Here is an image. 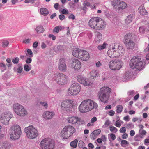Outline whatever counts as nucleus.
<instances>
[{
    "instance_id": "f257e3e1",
    "label": "nucleus",
    "mask_w": 149,
    "mask_h": 149,
    "mask_svg": "<svg viewBox=\"0 0 149 149\" xmlns=\"http://www.w3.org/2000/svg\"><path fill=\"white\" fill-rule=\"evenodd\" d=\"M98 107L97 103L90 99H86L82 101L78 107L79 111L81 113H86Z\"/></svg>"
},
{
    "instance_id": "f03ea898",
    "label": "nucleus",
    "mask_w": 149,
    "mask_h": 149,
    "mask_svg": "<svg viewBox=\"0 0 149 149\" xmlns=\"http://www.w3.org/2000/svg\"><path fill=\"white\" fill-rule=\"evenodd\" d=\"M10 137L13 140L19 139L22 134L21 127L17 124L12 125L10 127Z\"/></svg>"
},
{
    "instance_id": "7ed1b4c3",
    "label": "nucleus",
    "mask_w": 149,
    "mask_h": 149,
    "mask_svg": "<svg viewBox=\"0 0 149 149\" xmlns=\"http://www.w3.org/2000/svg\"><path fill=\"white\" fill-rule=\"evenodd\" d=\"M111 91V88L107 86H104L100 89L98 95L99 98L102 102L104 103L107 102Z\"/></svg>"
},
{
    "instance_id": "20e7f679",
    "label": "nucleus",
    "mask_w": 149,
    "mask_h": 149,
    "mask_svg": "<svg viewBox=\"0 0 149 149\" xmlns=\"http://www.w3.org/2000/svg\"><path fill=\"white\" fill-rule=\"evenodd\" d=\"M75 128L71 125L65 126L62 130L60 133V137L63 139H67L71 137L75 132Z\"/></svg>"
},
{
    "instance_id": "39448f33",
    "label": "nucleus",
    "mask_w": 149,
    "mask_h": 149,
    "mask_svg": "<svg viewBox=\"0 0 149 149\" xmlns=\"http://www.w3.org/2000/svg\"><path fill=\"white\" fill-rule=\"evenodd\" d=\"M72 54L74 56L83 61H87L90 58L88 52L84 50L76 49L73 50Z\"/></svg>"
},
{
    "instance_id": "423d86ee",
    "label": "nucleus",
    "mask_w": 149,
    "mask_h": 149,
    "mask_svg": "<svg viewBox=\"0 0 149 149\" xmlns=\"http://www.w3.org/2000/svg\"><path fill=\"white\" fill-rule=\"evenodd\" d=\"M130 65L132 69H136L140 71L143 68L144 63L141 58L135 56L133 57L130 61Z\"/></svg>"
},
{
    "instance_id": "0eeeda50",
    "label": "nucleus",
    "mask_w": 149,
    "mask_h": 149,
    "mask_svg": "<svg viewBox=\"0 0 149 149\" xmlns=\"http://www.w3.org/2000/svg\"><path fill=\"white\" fill-rule=\"evenodd\" d=\"M24 131L27 137L30 139L36 138L38 134V130L32 125L25 127Z\"/></svg>"
},
{
    "instance_id": "6e6552de",
    "label": "nucleus",
    "mask_w": 149,
    "mask_h": 149,
    "mask_svg": "<svg viewBox=\"0 0 149 149\" xmlns=\"http://www.w3.org/2000/svg\"><path fill=\"white\" fill-rule=\"evenodd\" d=\"M54 142L49 138H45L40 143V146L42 149H54L55 148Z\"/></svg>"
},
{
    "instance_id": "1a4fd4ad",
    "label": "nucleus",
    "mask_w": 149,
    "mask_h": 149,
    "mask_svg": "<svg viewBox=\"0 0 149 149\" xmlns=\"http://www.w3.org/2000/svg\"><path fill=\"white\" fill-rule=\"evenodd\" d=\"M134 36V34L129 33L124 36V43L127 49H133L134 48L135 44L131 40Z\"/></svg>"
},
{
    "instance_id": "9d476101",
    "label": "nucleus",
    "mask_w": 149,
    "mask_h": 149,
    "mask_svg": "<svg viewBox=\"0 0 149 149\" xmlns=\"http://www.w3.org/2000/svg\"><path fill=\"white\" fill-rule=\"evenodd\" d=\"M81 87L78 83L73 84L68 89L67 94L68 95H76L78 94L80 91Z\"/></svg>"
},
{
    "instance_id": "9b49d317",
    "label": "nucleus",
    "mask_w": 149,
    "mask_h": 149,
    "mask_svg": "<svg viewBox=\"0 0 149 149\" xmlns=\"http://www.w3.org/2000/svg\"><path fill=\"white\" fill-rule=\"evenodd\" d=\"M74 105L73 101L70 99H66L61 103V108L67 111H70Z\"/></svg>"
},
{
    "instance_id": "f8f14e48",
    "label": "nucleus",
    "mask_w": 149,
    "mask_h": 149,
    "mask_svg": "<svg viewBox=\"0 0 149 149\" xmlns=\"http://www.w3.org/2000/svg\"><path fill=\"white\" fill-rule=\"evenodd\" d=\"M55 79L58 84L63 85L67 83L68 76L63 73H59L56 75Z\"/></svg>"
},
{
    "instance_id": "ddd939ff",
    "label": "nucleus",
    "mask_w": 149,
    "mask_h": 149,
    "mask_svg": "<svg viewBox=\"0 0 149 149\" xmlns=\"http://www.w3.org/2000/svg\"><path fill=\"white\" fill-rule=\"evenodd\" d=\"M12 118V115L9 111H6L3 113L0 118V121L3 124L7 125L9 123V121Z\"/></svg>"
},
{
    "instance_id": "4468645a",
    "label": "nucleus",
    "mask_w": 149,
    "mask_h": 149,
    "mask_svg": "<svg viewBox=\"0 0 149 149\" xmlns=\"http://www.w3.org/2000/svg\"><path fill=\"white\" fill-rule=\"evenodd\" d=\"M109 66L110 68L112 70H118L121 68V63L119 60H113L110 61Z\"/></svg>"
},
{
    "instance_id": "2eb2a0df",
    "label": "nucleus",
    "mask_w": 149,
    "mask_h": 149,
    "mask_svg": "<svg viewBox=\"0 0 149 149\" xmlns=\"http://www.w3.org/2000/svg\"><path fill=\"white\" fill-rule=\"evenodd\" d=\"M77 81L83 84L84 86H91L92 83L90 81V79H86L82 75H78L77 76Z\"/></svg>"
},
{
    "instance_id": "dca6fc26",
    "label": "nucleus",
    "mask_w": 149,
    "mask_h": 149,
    "mask_svg": "<svg viewBox=\"0 0 149 149\" xmlns=\"http://www.w3.org/2000/svg\"><path fill=\"white\" fill-rule=\"evenodd\" d=\"M113 45L114 47H115L116 51L118 57L120 55H123L125 52L124 47L122 45L118 43H115L113 44Z\"/></svg>"
},
{
    "instance_id": "f3484780",
    "label": "nucleus",
    "mask_w": 149,
    "mask_h": 149,
    "mask_svg": "<svg viewBox=\"0 0 149 149\" xmlns=\"http://www.w3.org/2000/svg\"><path fill=\"white\" fill-rule=\"evenodd\" d=\"M107 53L108 56L110 58H115L118 57L116 51L114 47L113 44L110 46L109 48Z\"/></svg>"
},
{
    "instance_id": "a211bd4d",
    "label": "nucleus",
    "mask_w": 149,
    "mask_h": 149,
    "mask_svg": "<svg viewBox=\"0 0 149 149\" xmlns=\"http://www.w3.org/2000/svg\"><path fill=\"white\" fill-rule=\"evenodd\" d=\"M97 24L96 27H95V29L97 30H101L105 28L106 24L104 21L99 17Z\"/></svg>"
},
{
    "instance_id": "6ab92c4d",
    "label": "nucleus",
    "mask_w": 149,
    "mask_h": 149,
    "mask_svg": "<svg viewBox=\"0 0 149 149\" xmlns=\"http://www.w3.org/2000/svg\"><path fill=\"white\" fill-rule=\"evenodd\" d=\"M71 65L72 67L77 70H79L81 66V62L77 59H73Z\"/></svg>"
},
{
    "instance_id": "aec40b11",
    "label": "nucleus",
    "mask_w": 149,
    "mask_h": 149,
    "mask_svg": "<svg viewBox=\"0 0 149 149\" xmlns=\"http://www.w3.org/2000/svg\"><path fill=\"white\" fill-rule=\"evenodd\" d=\"M58 68L59 70L65 72L67 70V66L65 60L64 58H61L59 60Z\"/></svg>"
},
{
    "instance_id": "412c9836",
    "label": "nucleus",
    "mask_w": 149,
    "mask_h": 149,
    "mask_svg": "<svg viewBox=\"0 0 149 149\" xmlns=\"http://www.w3.org/2000/svg\"><path fill=\"white\" fill-rule=\"evenodd\" d=\"M99 17H92L89 21L88 24L89 26L92 28L95 29L97 25Z\"/></svg>"
},
{
    "instance_id": "4be33fe9",
    "label": "nucleus",
    "mask_w": 149,
    "mask_h": 149,
    "mask_svg": "<svg viewBox=\"0 0 149 149\" xmlns=\"http://www.w3.org/2000/svg\"><path fill=\"white\" fill-rule=\"evenodd\" d=\"M68 123L72 124L78 123V122H83V120H81V119L77 117L72 116L68 118Z\"/></svg>"
},
{
    "instance_id": "5701e85b",
    "label": "nucleus",
    "mask_w": 149,
    "mask_h": 149,
    "mask_svg": "<svg viewBox=\"0 0 149 149\" xmlns=\"http://www.w3.org/2000/svg\"><path fill=\"white\" fill-rule=\"evenodd\" d=\"M54 115L55 113L54 112L46 111L43 113L42 116L45 119L49 120L52 118Z\"/></svg>"
},
{
    "instance_id": "b1692460",
    "label": "nucleus",
    "mask_w": 149,
    "mask_h": 149,
    "mask_svg": "<svg viewBox=\"0 0 149 149\" xmlns=\"http://www.w3.org/2000/svg\"><path fill=\"white\" fill-rule=\"evenodd\" d=\"M24 107L23 106L18 103H15L13 105V110L18 115Z\"/></svg>"
},
{
    "instance_id": "393cba45",
    "label": "nucleus",
    "mask_w": 149,
    "mask_h": 149,
    "mask_svg": "<svg viewBox=\"0 0 149 149\" xmlns=\"http://www.w3.org/2000/svg\"><path fill=\"white\" fill-rule=\"evenodd\" d=\"M11 147L10 143L6 141L0 142V149H9Z\"/></svg>"
},
{
    "instance_id": "a878e982",
    "label": "nucleus",
    "mask_w": 149,
    "mask_h": 149,
    "mask_svg": "<svg viewBox=\"0 0 149 149\" xmlns=\"http://www.w3.org/2000/svg\"><path fill=\"white\" fill-rule=\"evenodd\" d=\"M90 75L92 79H95L99 75V71L97 70H93L90 72Z\"/></svg>"
},
{
    "instance_id": "bb28decb",
    "label": "nucleus",
    "mask_w": 149,
    "mask_h": 149,
    "mask_svg": "<svg viewBox=\"0 0 149 149\" xmlns=\"http://www.w3.org/2000/svg\"><path fill=\"white\" fill-rule=\"evenodd\" d=\"M127 7V5L126 3L124 1H120L119 6L117 8V10H122L126 9Z\"/></svg>"
},
{
    "instance_id": "cd10ccee",
    "label": "nucleus",
    "mask_w": 149,
    "mask_h": 149,
    "mask_svg": "<svg viewBox=\"0 0 149 149\" xmlns=\"http://www.w3.org/2000/svg\"><path fill=\"white\" fill-rule=\"evenodd\" d=\"M139 12L141 15H145L147 14L148 13L143 6H140L139 8Z\"/></svg>"
},
{
    "instance_id": "c85d7f7f",
    "label": "nucleus",
    "mask_w": 149,
    "mask_h": 149,
    "mask_svg": "<svg viewBox=\"0 0 149 149\" xmlns=\"http://www.w3.org/2000/svg\"><path fill=\"white\" fill-rule=\"evenodd\" d=\"M111 5L115 9H117V8L119 6L120 1V0H113L111 1Z\"/></svg>"
},
{
    "instance_id": "c756f323",
    "label": "nucleus",
    "mask_w": 149,
    "mask_h": 149,
    "mask_svg": "<svg viewBox=\"0 0 149 149\" xmlns=\"http://www.w3.org/2000/svg\"><path fill=\"white\" fill-rule=\"evenodd\" d=\"M101 130L98 129L94 131L91 134V138L95 139L96 138V136L98 135L101 132Z\"/></svg>"
},
{
    "instance_id": "7c9ffc66",
    "label": "nucleus",
    "mask_w": 149,
    "mask_h": 149,
    "mask_svg": "<svg viewBox=\"0 0 149 149\" xmlns=\"http://www.w3.org/2000/svg\"><path fill=\"white\" fill-rule=\"evenodd\" d=\"M40 12L42 15L46 16L49 14L48 10L45 8H42L40 9Z\"/></svg>"
},
{
    "instance_id": "2f4dec72",
    "label": "nucleus",
    "mask_w": 149,
    "mask_h": 149,
    "mask_svg": "<svg viewBox=\"0 0 149 149\" xmlns=\"http://www.w3.org/2000/svg\"><path fill=\"white\" fill-rule=\"evenodd\" d=\"M102 38V34L98 32L96 33V36L95 37V40L96 42H99L100 41Z\"/></svg>"
},
{
    "instance_id": "473e14b6",
    "label": "nucleus",
    "mask_w": 149,
    "mask_h": 149,
    "mask_svg": "<svg viewBox=\"0 0 149 149\" xmlns=\"http://www.w3.org/2000/svg\"><path fill=\"white\" fill-rule=\"evenodd\" d=\"M35 30L37 33H40L43 32L44 31V29L43 26H39L35 29Z\"/></svg>"
},
{
    "instance_id": "72a5a7b5",
    "label": "nucleus",
    "mask_w": 149,
    "mask_h": 149,
    "mask_svg": "<svg viewBox=\"0 0 149 149\" xmlns=\"http://www.w3.org/2000/svg\"><path fill=\"white\" fill-rule=\"evenodd\" d=\"M27 114L28 112L27 111L24 107L19 113L18 115L21 116H24L27 115Z\"/></svg>"
},
{
    "instance_id": "f704fd0d",
    "label": "nucleus",
    "mask_w": 149,
    "mask_h": 149,
    "mask_svg": "<svg viewBox=\"0 0 149 149\" xmlns=\"http://www.w3.org/2000/svg\"><path fill=\"white\" fill-rule=\"evenodd\" d=\"M147 132L146 131L143 130H139V134L141 138H143L146 134Z\"/></svg>"
},
{
    "instance_id": "c9c22d12",
    "label": "nucleus",
    "mask_w": 149,
    "mask_h": 149,
    "mask_svg": "<svg viewBox=\"0 0 149 149\" xmlns=\"http://www.w3.org/2000/svg\"><path fill=\"white\" fill-rule=\"evenodd\" d=\"M78 142L77 140L76 139L74 140L70 143V146L74 148H76L77 146Z\"/></svg>"
},
{
    "instance_id": "e433bc0d",
    "label": "nucleus",
    "mask_w": 149,
    "mask_h": 149,
    "mask_svg": "<svg viewBox=\"0 0 149 149\" xmlns=\"http://www.w3.org/2000/svg\"><path fill=\"white\" fill-rule=\"evenodd\" d=\"M62 29V28L60 26H58L54 27L53 30V31L54 33H58L59 32V30H61Z\"/></svg>"
},
{
    "instance_id": "4c0bfd02",
    "label": "nucleus",
    "mask_w": 149,
    "mask_h": 149,
    "mask_svg": "<svg viewBox=\"0 0 149 149\" xmlns=\"http://www.w3.org/2000/svg\"><path fill=\"white\" fill-rule=\"evenodd\" d=\"M107 44L106 43H104L103 44L98 45L97 48L99 50H101L106 48Z\"/></svg>"
},
{
    "instance_id": "58836bf2",
    "label": "nucleus",
    "mask_w": 149,
    "mask_h": 149,
    "mask_svg": "<svg viewBox=\"0 0 149 149\" xmlns=\"http://www.w3.org/2000/svg\"><path fill=\"white\" fill-rule=\"evenodd\" d=\"M132 17L131 15H128L125 20V22L127 24L130 23L132 20Z\"/></svg>"
},
{
    "instance_id": "ea45409f",
    "label": "nucleus",
    "mask_w": 149,
    "mask_h": 149,
    "mask_svg": "<svg viewBox=\"0 0 149 149\" xmlns=\"http://www.w3.org/2000/svg\"><path fill=\"white\" fill-rule=\"evenodd\" d=\"M117 112L118 113H120L122 111L123 107L121 105H118L116 106Z\"/></svg>"
},
{
    "instance_id": "a19ab883",
    "label": "nucleus",
    "mask_w": 149,
    "mask_h": 149,
    "mask_svg": "<svg viewBox=\"0 0 149 149\" xmlns=\"http://www.w3.org/2000/svg\"><path fill=\"white\" fill-rule=\"evenodd\" d=\"M109 129L111 132H113L115 133H116L118 131V129L113 126L110 127Z\"/></svg>"
},
{
    "instance_id": "79ce46f5",
    "label": "nucleus",
    "mask_w": 149,
    "mask_h": 149,
    "mask_svg": "<svg viewBox=\"0 0 149 149\" xmlns=\"http://www.w3.org/2000/svg\"><path fill=\"white\" fill-rule=\"evenodd\" d=\"M146 30L145 28L143 26L140 27L139 29V33H144L145 31Z\"/></svg>"
},
{
    "instance_id": "37998d69",
    "label": "nucleus",
    "mask_w": 149,
    "mask_h": 149,
    "mask_svg": "<svg viewBox=\"0 0 149 149\" xmlns=\"http://www.w3.org/2000/svg\"><path fill=\"white\" fill-rule=\"evenodd\" d=\"M85 143L84 142L81 140H80L79 142L78 146L79 148H82L84 146Z\"/></svg>"
},
{
    "instance_id": "c03bdc74",
    "label": "nucleus",
    "mask_w": 149,
    "mask_h": 149,
    "mask_svg": "<svg viewBox=\"0 0 149 149\" xmlns=\"http://www.w3.org/2000/svg\"><path fill=\"white\" fill-rule=\"evenodd\" d=\"M19 61V59L18 57H16L12 60V62L15 64H17L18 63Z\"/></svg>"
},
{
    "instance_id": "a18cd8bd",
    "label": "nucleus",
    "mask_w": 149,
    "mask_h": 149,
    "mask_svg": "<svg viewBox=\"0 0 149 149\" xmlns=\"http://www.w3.org/2000/svg\"><path fill=\"white\" fill-rule=\"evenodd\" d=\"M129 143L126 140H122L121 141V144L122 146L124 147V145L128 144Z\"/></svg>"
},
{
    "instance_id": "49530a36",
    "label": "nucleus",
    "mask_w": 149,
    "mask_h": 149,
    "mask_svg": "<svg viewBox=\"0 0 149 149\" xmlns=\"http://www.w3.org/2000/svg\"><path fill=\"white\" fill-rule=\"evenodd\" d=\"M9 44V42L6 40L4 41L3 42L2 47H6Z\"/></svg>"
},
{
    "instance_id": "de8ad7c7",
    "label": "nucleus",
    "mask_w": 149,
    "mask_h": 149,
    "mask_svg": "<svg viewBox=\"0 0 149 149\" xmlns=\"http://www.w3.org/2000/svg\"><path fill=\"white\" fill-rule=\"evenodd\" d=\"M40 104L43 106L45 108H47L48 107V104L46 102H40Z\"/></svg>"
},
{
    "instance_id": "09e8293b",
    "label": "nucleus",
    "mask_w": 149,
    "mask_h": 149,
    "mask_svg": "<svg viewBox=\"0 0 149 149\" xmlns=\"http://www.w3.org/2000/svg\"><path fill=\"white\" fill-rule=\"evenodd\" d=\"M144 27L146 31H149V21L147 22Z\"/></svg>"
},
{
    "instance_id": "8fccbe9b",
    "label": "nucleus",
    "mask_w": 149,
    "mask_h": 149,
    "mask_svg": "<svg viewBox=\"0 0 149 149\" xmlns=\"http://www.w3.org/2000/svg\"><path fill=\"white\" fill-rule=\"evenodd\" d=\"M119 131L120 132L122 133H125L126 131V129L124 127H122L120 128Z\"/></svg>"
},
{
    "instance_id": "3c124183",
    "label": "nucleus",
    "mask_w": 149,
    "mask_h": 149,
    "mask_svg": "<svg viewBox=\"0 0 149 149\" xmlns=\"http://www.w3.org/2000/svg\"><path fill=\"white\" fill-rule=\"evenodd\" d=\"M84 6L88 7L90 5V3L88 2L87 1H85L83 3Z\"/></svg>"
},
{
    "instance_id": "603ef678",
    "label": "nucleus",
    "mask_w": 149,
    "mask_h": 149,
    "mask_svg": "<svg viewBox=\"0 0 149 149\" xmlns=\"http://www.w3.org/2000/svg\"><path fill=\"white\" fill-rule=\"evenodd\" d=\"M141 137L139 135H136L134 137V140L136 141H139L141 140Z\"/></svg>"
},
{
    "instance_id": "864d4df0",
    "label": "nucleus",
    "mask_w": 149,
    "mask_h": 149,
    "mask_svg": "<svg viewBox=\"0 0 149 149\" xmlns=\"http://www.w3.org/2000/svg\"><path fill=\"white\" fill-rule=\"evenodd\" d=\"M31 40V39H25L23 41V43H24L26 44L29 43Z\"/></svg>"
},
{
    "instance_id": "5fc2aeb1",
    "label": "nucleus",
    "mask_w": 149,
    "mask_h": 149,
    "mask_svg": "<svg viewBox=\"0 0 149 149\" xmlns=\"http://www.w3.org/2000/svg\"><path fill=\"white\" fill-rule=\"evenodd\" d=\"M24 70L26 71H28L31 69V68L28 65H25L24 67Z\"/></svg>"
},
{
    "instance_id": "6e6d98bb",
    "label": "nucleus",
    "mask_w": 149,
    "mask_h": 149,
    "mask_svg": "<svg viewBox=\"0 0 149 149\" xmlns=\"http://www.w3.org/2000/svg\"><path fill=\"white\" fill-rule=\"evenodd\" d=\"M121 124L119 122L117 121L116 122L115 125L118 127H120L121 126Z\"/></svg>"
},
{
    "instance_id": "4d7b16f0",
    "label": "nucleus",
    "mask_w": 149,
    "mask_h": 149,
    "mask_svg": "<svg viewBox=\"0 0 149 149\" xmlns=\"http://www.w3.org/2000/svg\"><path fill=\"white\" fill-rule=\"evenodd\" d=\"M97 120V118L96 117H93L91 118V123H94Z\"/></svg>"
},
{
    "instance_id": "13d9d810",
    "label": "nucleus",
    "mask_w": 149,
    "mask_h": 149,
    "mask_svg": "<svg viewBox=\"0 0 149 149\" xmlns=\"http://www.w3.org/2000/svg\"><path fill=\"white\" fill-rule=\"evenodd\" d=\"M134 93L135 92L133 90L130 91L128 92V94L129 96H132L134 94Z\"/></svg>"
},
{
    "instance_id": "bf43d9fd",
    "label": "nucleus",
    "mask_w": 149,
    "mask_h": 149,
    "mask_svg": "<svg viewBox=\"0 0 149 149\" xmlns=\"http://www.w3.org/2000/svg\"><path fill=\"white\" fill-rule=\"evenodd\" d=\"M108 114L110 116H113L115 114V111L113 110H111L109 112Z\"/></svg>"
},
{
    "instance_id": "052dcab7",
    "label": "nucleus",
    "mask_w": 149,
    "mask_h": 149,
    "mask_svg": "<svg viewBox=\"0 0 149 149\" xmlns=\"http://www.w3.org/2000/svg\"><path fill=\"white\" fill-rule=\"evenodd\" d=\"M110 136L111 139L113 140H114L116 138V136L113 133H111L110 134Z\"/></svg>"
},
{
    "instance_id": "680f3d73",
    "label": "nucleus",
    "mask_w": 149,
    "mask_h": 149,
    "mask_svg": "<svg viewBox=\"0 0 149 149\" xmlns=\"http://www.w3.org/2000/svg\"><path fill=\"white\" fill-rule=\"evenodd\" d=\"M128 137V135L125 133H124L122 136V137L123 139H125L127 138Z\"/></svg>"
},
{
    "instance_id": "e2e57ef3",
    "label": "nucleus",
    "mask_w": 149,
    "mask_h": 149,
    "mask_svg": "<svg viewBox=\"0 0 149 149\" xmlns=\"http://www.w3.org/2000/svg\"><path fill=\"white\" fill-rule=\"evenodd\" d=\"M48 36L49 38H52V40H55L56 39V37L52 34H49Z\"/></svg>"
},
{
    "instance_id": "0e129e2a",
    "label": "nucleus",
    "mask_w": 149,
    "mask_h": 149,
    "mask_svg": "<svg viewBox=\"0 0 149 149\" xmlns=\"http://www.w3.org/2000/svg\"><path fill=\"white\" fill-rule=\"evenodd\" d=\"M0 67H3L4 70H5L6 69V66L5 64L3 63H0Z\"/></svg>"
},
{
    "instance_id": "69168bd1",
    "label": "nucleus",
    "mask_w": 149,
    "mask_h": 149,
    "mask_svg": "<svg viewBox=\"0 0 149 149\" xmlns=\"http://www.w3.org/2000/svg\"><path fill=\"white\" fill-rule=\"evenodd\" d=\"M130 134L131 136H133L135 134V132L133 130H132L130 131Z\"/></svg>"
},
{
    "instance_id": "338daca9",
    "label": "nucleus",
    "mask_w": 149,
    "mask_h": 149,
    "mask_svg": "<svg viewBox=\"0 0 149 149\" xmlns=\"http://www.w3.org/2000/svg\"><path fill=\"white\" fill-rule=\"evenodd\" d=\"M68 18L70 19H72V20H74L75 19V17L73 14H71L69 17Z\"/></svg>"
},
{
    "instance_id": "774afa93",
    "label": "nucleus",
    "mask_w": 149,
    "mask_h": 149,
    "mask_svg": "<svg viewBox=\"0 0 149 149\" xmlns=\"http://www.w3.org/2000/svg\"><path fill=\"white\" fill-rule=\"evenodd\" d=\"M61 12L62 14H66L68 13V11L66 10L65 9H63L61 11Z\"/></svg>"
}]
</instances>
